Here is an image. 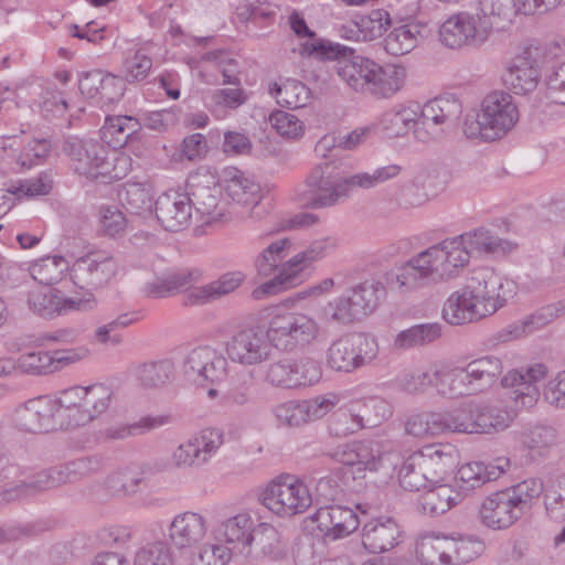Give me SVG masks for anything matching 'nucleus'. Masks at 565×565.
Listing matches in <instances>:
<instances>
[{"mask_svg": "<svg viewBox=\"0 0 565 565\" xmlns=\"http://www.w3.org/2000/svg\"><path fill=\"white\" fill-rule=\"evenodd\" d=\"M461 500L460 494L448 484H439L420 497V507L426 514L438 516Z\"/></svg>", "mask_w": 565, "mask_h": 565, "instance_id": "41", "label": "nucleus"}, {"mask_svg": "<svg viewBox=\"0 0 565 565\" xmlns=\"http://www.w3.org/2000/svg\"><path fill=\"white\" fill-rule=\"evenodd\" d=\"M63 151L73 161L76 172L95 180L100 178L113 182L124 179L132 167L127 153L93 139L68 137L63 143Z\"/></svg>", "mask_w": 565, "mask_h": 565, "instance_id": "5", "label": "nucleus"}, {"mask_svg": "<svg viewBox=\"0 0 565 565\" xmlns=\"http://www.w3.org/2000/svg\"><path fill=\"white\" fill-rule=\"evenodd\" d=\"M510 414L501 408L473 403L475 434H490L509 427Z\"/></svg>", "mask_w": 565, "mask_h": 565, "instance_id": "42", "label": "nucleus"}, {"mask_svg": "<svg viewBox=\"0 0 565 565\" xmlns=\"http://www.w3.org/2000/svg\"><path fill=\"white\" fill-rule=\"evenodd\" d=\"M465 238L470 254H489L494 253L502 247L503 241L493 235L489 230L484 227H478L461 234Z\"/></svg>", "mask_w": 565, "mask_h": 565, "instance_id": "58", "label": "nucleus"}, {"mask_svg": "<svg viewBox=\"0 0 565 565\" xmlns=\"http://www.w3.org/2000/svg\"><path fill=\"white\" fill-rule=\"evenodd\" d=\"M191 209L194 207L204 224L222 223L230 218L222 188L212 178L195 175L190 183Z\"/></svg>", "mask_w": 565, "mask_h": 565, "instance_id": "13", "label": "nucleus"}, {"mask_svg": "<svg viewBox=\"0 0 565 565\" xmlns=\"http://www.w3.org/2000/svg\"><path fill=\"white\" fill-rule=\"evenodd\" d=\"M435 387L440 395L449 398L471 395L478 391L468 366L452 367L446 364L435 365Z\"/></svg>", "mask_w": 565, "mask_h": 565, "instance_id": "28", "label": "nucleus"}, {"mask_svg": "<svg viewBox=\"0 0 565 565\" xmlns=\"http://www.w3.org/2000/svg\"><path fill=\"white\" fill-rule=\"evenodd\" d=\"M420 118V105L417 103L398 104L386 110L381 117L382 127L392 136H404L411 129L416 130Z\"/></svg>", "mask_w": 565, "mask_h": 565, "instance_id": "32", "label": "nucleus"}, {"mask_svg": "<svg viewBox=\"0 0 565 565\" xmlns=\"http://www.w3.org/2000/svg\"><path fill=\"white\" fill-rule=\"evenodd\" d=\"M379 354L374 338L347 334L332 341L326 352V365L341 373H352L370 364Z\"/></svg>", "mask_w": 565, "mask_h": 565, "instance_id": "8", "label": "nucleus"}, {"mask_svg": "<svg viewBox=\"0 0 565 565\" xmlns=\"http://www.w3.org/2000/svg\"><path fill=\"white\" fill-rule=\"evenodd\" d=\"M423 26L417 23L399 24L385 38V51L395 56L404 55L413 51L422 35Z\"/></svg>", "mask_w": 565, "mask_h": 565, "instance_id": "40", "label": "nucleus"}, {"mask_svg": "<svg viewBox=\"0 0 565 565\" xmlns=\"http://www.w3.org/2000/svg\"><path fill=\"white\" fill-rule=\"evenodd\" d=\"M154 213L166 231L180 232L191 223L190 196L175 191L162 193L154 202Z\"/></svg>", "mask_w": 565, "mask_h": 565, "instance_id": "23", "label": "nucleus"}, {"mask_svg": "<svg viewBox=\"0 0 565 565\" xmlns=\"http://www.w3.org/2000/svg\"><path fill=\"white\" fill-rule=\"evenodd\" d=\"M448 544V565L468 563L480 555L483 551L482 542L470 536H449Z\"/></svg>", "mask_w": 565, "mask_h": 565, "instance_id": "54", "label": "nucleus"}, {"mask_svg": "<svg viewBox=\"0 0 565 565\" xmlns=\"http://www.w3.org/2000/svg\"><path fill=\"white\" fill-rule=\"evenodd\" d=\"M209 533V521L202 513L183 511L177 513L168 525V543L177 551H189L200 546Z\"/></svg>", "mask_w": 565, "mask_h": 565, "instance_id": "17", "label": "nucleus"}, {"mask_svg": "<svg viewBox=\"0 0 565 565\" xmlns=\"http://www.w3.org/2000/svg\"><path fill=\"white\" fill-rule=\"evenodd\" d=\"M172 548L167 541L148 542L135 552L134 565H174Z\"/></svg>", "mask_w": 565, "mask_h": 565, "instance_id": "49", "label": "nucleus"}, {"mask_svg": "<svg viewBox=\"0 0 565 565\" xmlns=\"http://www.w3.org/2000/svg\"><path fill=\"white\" fill-rule=\"evenodd\" d=\"M504 85L516 95L532 93L541 79L537 49H525L505 66L502 75Z\"/></svg>", "mask_w": 565, "mask_h": 565, "instance_id": "18", "label": "nucleus"}, {"mask_svg": "<svg viewBox=\"0 0 565 565\" xmlns=\"http://www.w3.org/2000/svg\"><path fill=\"white\" fill-rule=\"evenodd\" d=\"M491 30L492 23L487 19L460 12L450 17L441 24L439 38L446 46L459 49L463 45L483 43Z\"/></svg>", "mask_w": 565, "mask_h": 565, "instance_id": "14", "label": "nucleus"}, {"mask_svg": "<svg viewBox=\"0 0 565 565\" xmlns=\"http://www.w3.org/2000/svg\"><path fill=\"white\" fill-rule=\"evenodd\" d=\"M117 262L108 253L93 252L77 258L71 266V279L73 284L85 294L106 286L117 273Z\"/></svg>", "mask_w": 565, "mask_h": 565, "instance_id": "12", "label": "nucleus"}, {"mask_svg": "<svg viewBox=\"0 0 565 565\" xmlns=\"http://www.w3.org/2000/svg\"><path fill=\"white\" fill-rule=\"evenodd\" d=\"M449 536L426 533L419 536L416 545L418 559L424 565H448Z\"/></svg>", "mask_w": 565, "mask_h": 565, "instance_id": "39", "label": "nucleus"}, {"mask_svg": "<svg viewBox=\"0 0 565 565\" xmlns=\"http://www.w3.org/2000/svg\"><path fill=\"white\" fill-rule=\"evenodd\" d=\"M289 22L290 28L298 36L310 39L302 44L301 53L333 61L332 71L350 89L377 98H388L404 85L405 67L395 64L382 66L373 60L356 55L348 46L323 39H315V32L296 12L290 15Z\"/></svg>", "mask_w": 565, "mask_h": 565, "instance_id": "1", "label": "nucleus"}, {"mask_svg": "<svg viewBox=\"0 0 565 565\" xmlns=\"http://www.w3.org/2000/svg\"><path fill=\"white\" fill-rule=\"evenodd\" d=\"M263 504L279 516L303 513L312 503L308 487L291 475L273 480L262 493Z\"/></svg>", "mask_w": 565, "mask_h": 565, "instance_id": "9", "label": "nucleus"}, {"mask_svg": "<svg viewBox=\"0 0 565 565\" xmlns=\"http://www.w3.org/2000/svg\"><path fill=\"white\" fill-rule=\"evenodd\" d=\"M253 520L247 513H238L222 521L216 530V537L226 543H242L248 545V535L250 534Z\"/></svg>", "mask_w": 565, "mask_h": 565, "instance_id": "46", "label": "nucleus"}, {"mask_svg": "<svg viewBox=\"0 0 565 565\" xmlns=\"http://www.w3.org/2000/svg\"><path fill=\"white\" fill-rule=\"evenodd\" d=\"M509 467V459L499 458L497 465H484L475 461L463 465L457 472V484L462 490H473L498 479Z\"/></svg>", "mask_w": 565, "mask_h": 565, "instance_id": "31", "label": "nucleus"}, {"mask_svg": "<svg viewBox=\"0 0 565 565\" xmlns=\"http://www.w3.org/2000/svg\"><path fill=\"white\" fill-rule=\"evenodd\" d=\"M257 556L273 561L282 559L287 554V546L279 531L268 524L259 523L248 535V545Z\"/></svg>", "mask_w": 565, "mask_h": 565, "instance_id": "29", "label": "nucleus"}, {"mask_svg": "<svg viewBox=\"0 0 565 565\" xmlns=\"http://www.w3.org/2000/svg\"><path fill=\"white\" fill-rule=\"evenodd\" d=\"M321 326L309 315L287 312L274 316L265 331L257 327L233 333L225 342L227 358L242 366H256L268 361L273 348L291 353L319 340Z\"/></svg>", "mask_w": 565, "mask_h": 565, "instance_id": "2", "label": "nucleus"}, {"mask_svg": "<svg viewBox=\"0 0 565 565\" xmlns=\"http://www.w3.org/2000/svg\"><path fill=\"white\" fill-rule=\"evenodd\" d=\"M391 24V18L387 11L377 9L369 15L362 17L356 26L365 41H372L383 35Z\"/></svg>", "mask_w": 565, "mask_h": 565, "instance_id": "62", "label": "nucleus"}, {"mask_svg": "<svg viewBox=\"0 0 565 565\" xmlns=\"http://www.w3.org/2000/svg\"><path fill=\"white\" fill-rule=\"evenodd\" d=\"M294 242L289 237H281L270 242L254 259V267L262 277L276 274L284 259L290 254Z\"/></svg>", "mask_w": 565, "mask_h": 565, "instance_id": "35", "label": "nucleus"}, {"mask_svg": "<svg viewBox=\"0 0 565 565\" xmlns=\"http://www.w3.org/2000/svg\"><path fill=\"white\" fill-rule=\"evenodd\" d=\"M56 404L44 397L29 401L18 411L19 426L30 433H46L57 429Z\"/></svg>", "mask_w": 565, "mask_h": 565, "instance_id": "25", "label": "nucleus"}, {"mask_svg": "<svg viewBox=\"0 0 565 565\" xmlns=\"http://www.w3.org/2000/svg\"><path fill=\"white\" fill-rule=\"evenodd\" d=\"M440 434H475L473 402H468L452 411L437 413Z\"/></svg>", "mask_w": 565, "mask_h": 565, "instance_id": "44", "label": "nucleus"}, {"mask_svg": "<svg viewBox=\"0 0 565 565\" xmlns=\"http://www.w3.org/2000/svg\"><path fill=\"white\" fill-rule=\"evenodd\" d=\"M393 414L392 405L384 398L371 396L354 403L350 409L352 426L347 430L353 433L361 428L376 427Z\"/></svg>", "mask_w": 565, "mask_h": 565, "instance_id": "27", "label": "nucleus"}, {"mask_svg": "<svg viewBox=\"0 0 565 565\" xmlns=\"http://www.w3.org/2000/svg\"><path fill=\"white\" fill-rule=\"evenodd\" d=\"M348 168L342 159L317 164L306 179L307 189L298 194L299 202L308 209H324L347 199L354 189L351 175L344 177Z\"/></svg>", "mask_w": 565, "mask_h": 565, "instance_id": "6", "label": "nucleus"}, {"mask_svg": "<svg viewBox=\"0 0 565 565\" xmlns=\"http://www.w3.org/2000/svg\"><path fill=\"white\" fill-rule=\"evenodd\" d=\"M422 454L418 451L409 455L402 463L398 471V480L402 488L407 491H419L431 483V478L426 468H418Z\"/></svg>", "mask_w": 565, "mask_h": 565, "instance_id": "47", "label": "nucleus"}, {"mask_svg": "<svg viewBox=\"0 0 565 565\" xmlns=\"http://www.w3.org/2000/svg\"><path fill=\"white\" fill-rule=\"evenodd\" d=\"M437 191V184L434 181L431 172H420L412 181V183L405 188L403 193L404 204L409 206H417L425 203L429 195L435 194Z\"/></svg>", "mask_w": 565, "mask_h": 565, "instance_id": "53", "label": "nucleus"}, {"mask_svg": "<svg viewBox=\"0 0 565 565\" xmlns=\"http://www.w3.org/2000/svg\"><path fill=\"white\" fill-rule=\"evenodd\" d=\"M227 195L237 204L249 206L262 199L260 186L242 173L234 174L226 183Z\"/></svg>", "mask_w": 565, "mask_h": 565, "instance_id": "51", "label": "nucleus"}, {"mask_svg": "<svg viewBox=\"0 0 565 565\" xmlns=\"http://www.w3.org/2000/svg\"><path fill=\"white\" fill-rule=\"evenodd\" d=\"M524 513L507 490L487 497L479 509V518L487 527L504 530L514 524Z\"/></svg>", "mask_w": 565, "mask_h": 565, "instance_id": "24", "label": "nucleus"}, {"mask_svg": "<svg viewBox=\"0 0 565 565\" xmlns=\"http://www.w3.org/2000/svg\"><path fill=\"white\" fill-rule=\"evenodd\" d=\"M134 374L138 385L142 388H162L172 382L174 365L170 360L148 361L138 364Z\"/></svg>", "mask_w": 565, "mask_h": 565, "instance_id": "34", "label": "nucleus"}, {"mask_svg": "<svg viewBox=\"0 0 565 565\" xmlns=\"http://www.w3.org/2000/svg\"><path fill=\"white\" fill-rule=\"evenodd\" d=\"M102 466L103 460L99 456H87L60 465V469L66 484L98 472Z\"/></svg>", "mask_w": 565, "mask_h": 565, "instance_id": "55", "label": "nucleus"}, {"mask_svg": "<svg viewBox=\"0 0 565 565\" xmlns=\"http://www.w3.org/2000/svg\"><path fill=\"white\" fill-rule=\"evenodd\" d=\"M309 268L308 263L297 253L280 265L273 278L256 287L252 297L262 300L294 288L305 281Z\"/></svg>", "mask_w": 565, "mask_h": 565, "instance_id": "22", "label": "nucleus"}, {"mask_svg": "<svg viewBox=\"0 0 565 565\" xmlns=\"http://www.w3.org/2000/svg\"><path fill=\"white\" fill-rule=\"evenodd\" d=\"M201 466L205 465L223 444V434L215 428L203 429L191 438Z\"/></svg>", "mask_w": 565, "mask_h": 565, "instance_id": "63", "label": "nucleus"}, {"mask_svg": "<svg viewBox=\"0 0 565 565\" xmlns=\"http://www.w3.org/2000/svg\"><path fill=\"white\" fill-rule=\"evenodd\" d=\"M519 440L532 457H543L557 444V431L551 426L536 424L524 427Z\"/></svg>", "mask_w": 565, "mask_h": 565, "instance_id": "37", "label": "nucleus"}, {"mask_svg": "<svg viewBox=\"0 0 565 565\" xmlns=\"http://www.w3.org/2000/svg\"><path fill=\"white\" fill-rule=\"evenodd\" d=\"M170 423L169 416H146L132 424H114L99 431L104 441L125 440L129 437L140 436Z\"/></svg>", "mask_w": 565, "mask_h": 565, "instance_id": "33", "label": "nucleus"}, {"mask_svg": "<svg viewBox=\"0 0 565 565\" xmlns=\"http://www.w3.org/2000/svg\"><path fill=\"white\" fill-rule=\"evenodd\" d=\"M514 294L515 284L493 268L473 269L465 286L444 303L443 318L452 326L479 321L503 307Z\"/></svg>", "mask_w": 565, "mask_h": 565, "instance_id": "4", "label": "nucleus"}, {"mask_svg": "<svg viewBox=\"0 0 565 565\" xmlns=\"http://www.w3.org/2000/svg\"><path fill=\"white\" fill-rule=\"evenodd\" d=\"M545 509L551 519H565V473L548 484L545 492Z\"/></svg>", "mask_w": 565, "mask_h": 565, "instance_id": "61", "label": "nucleus"}, {"mask_svg": "<svg viewBox=\"0 0 565 565\" xmlns=\"http://www.w3.org/2000/svg\"><path fill=\"white\" fill-rule=\"evenodd\" d=\"M467 366L478 391L492 384L503 370L501 360L492 355L473 360Z\"/></svg>", "mask_w": 565, "mask_h": 565, "instance_id": "50", "label": "nucleus"}, {"mask_svg": "<svg viewBox=\"0 0 565 565\" xmlns=\"http://www.w3.org/2000/svg\"><path fill=\"white\" fill-rule=\"evenodd\" d=\"M26 302L30 310L44 318L70 311H90L96 307V298L89 292L83 296L60 297L46 287L31 290Z\"/></svg>", "mask_w": 565, "mask_h": 565, "instance_id": "15", "label": "nucleus"}, {"mask_svg": "<svg viewBox=\"0 0 565 565\" xmlns=\"http://www.w3.org/2000/svg\"><path fill=\"white\" fill-rule=\"evenodd\" d=\"M565 315V298L555 303H551L537 309L530 316L518 320L494 333L490 342L492 345L508 343L524 338L545 326L553 322L556 318Z\"/></svg>", "mask_w": 565, "mask_h": 565, "instance_id": "20", "label": "nucleus"}, {"mask_svg": "<svg viewBox=\"0 0 565 565\" xmlns=\"http://www.w3.org/2000/svg\"><path fill=\"white\" fill-rule=\"evenodd\" d=\"M67 270L71 271V266L60 255L43 257L29 267L30 276L44 286L58 282Z\"/></svg>", "mask_w": 565, "mask_h": 565, "instance_id": "43", "label": "nucleus"}, {"mask_svg": "<svg viewBox=\"0 0 565 565\" xmlns=\"http://www.w3.org/2000/svg\"><path fill=\"white\" fill-rule=\"evenodd\" d=\"M437 413L414 414L407 417L404 430L407 435L426 438L440 435Z\"/></svg>", "mask_w": 565, "mask_h": 565, "instance_id": "59", "label": "nucleus"}, {"mask_svg": "<svg viewBox=\"0 0 565 565\" xmlns=\"http://www.w3.org/2000/svg\"><path fill=\"white\" fill-rule=\"evenodd\" d=\"M424 105L438 115L443 124L450 126L452 129L457 127L462 114V105L456 96L450 94L440 95Z\"/></svg>", "mask_w": 565, "mask_h": 565, "instance_id": "56", "label": "nucleus"}, {"mask_svg": "<svg viewBox=\"0 0 565 565\" xmlns=\"http://www.w3.org/2000/svg\"><path fill=\"white\" fill-rule=\"evenodd\" d=\"M401 530L388 516L372 519L362 527V544L370 553H384L398 544Z\"/></svg>", "mask_w": 565, "mask_h": 565, "instance_id": "26", "label": "nucleus"}, {"mask_svg": "<svg viewBox=\"0 0 565 565\" xmlns=\"http://www.w3.org/2000/svg\"><path fill=\"white\" fill-rule=\"evenodd\" d=\"M322 377L320 363L312 358L284 359L267 366L265 382L276 388L292 390L318 383Z\"/></svg>", "mask_w": 565, "mask_h": 565, "instance_id": "11", "label": "nucleus"}, {"mask_svg": "<svg viewBox=\"0 0 565 565\" xmlns=\"http://www.w3.org/2000/svg\"><path fill=\"white\" fill-rule=\"evenodd\" d=\"M183 373L200 385L213 384L226 376L227 360L212 347H198L186 354L183 361Z\"/></svg>", "mask_w": 565, "mask_h": 565, "instance_id": "16", "label": "nucleus"}, {"mask_svg": "<svg viewBox=\"0 0 565 565\" xmlns=\"http://www.w3.org/2000/svg\"><path fill=\"white\" fill-rule=\"evenodd\" d=\"M440 335L441 326L437 322L415 324L396 334L393 348L398 351H406L425 347L439 339Z\"/></svg>", "mask_w": 565, "mask_h": 565, "instance_id": "36", "label": "nucleus"}, {"mask_svg": "<svg viewBox=\"0 0 565 565\" xmlns=\"http://www.w3.org/2000/svg\"><path fill=\"white\" fill-rule=\"evenodd\" d=\"M422 454L418 468H426L431 483H437L448 473H451L458 463V451L450 445H435L426 447Z\"/></svg>", "mask_w": 565, "mask_h": 565, "instance_id": "30", "label": "nucleus"}, {"mask_svg": "<svg viewBox=\"0 0 565 565\" xmlns=\"http://www.w3.org/2000/svg\"><path fill=\"white\" fill-rule=\"evenodd\" d=\"M548 367L543 363L509 371L502 377L504 387L513 388L514 399L524 407H532L541 395V383L546 380Z\"/></svg>", "mask_w": 565, "mask_h": 565, "instance_id": "19", "label": "nucleus"}, {"mask_svg": "<svg viewBox=\"0 0 565 565\" xmlns=\"http://www.w3.org/2000/svg\"><path fill=\"white\" fill-rule=\"evenodd\" d=\"M515 501L523 513L530 511L534 501H536L544 491V483L541 479L529 478L518 484L505 489Z\"/></svg>", "mask_w": 565, "mask_h": 565, "instance_id": "57", "label": "nucleus"}, {"mask_svg": "<svg viewBox=\"0 0 565 565\" xmlns=\"http://www.w3.org/2000/svg\"><path fill=\"white\" fill-rule=\"evenodd\" d=\"M330 457L337 461L356 468V472L377 471L393 466L397 454L390 440H362L339 446Z\"/></svg>", "mask_w": 565, "mask_h": 565, "instance_id": "10", "label": "nucleus"}, {"mask_svg": "<svg viewBox=\"0 0 565 565\" xmlns=\"http://www.w3.org/2000/svg\"><path fill=\"white\" fill-rule=\"evenodd\" d=\"M353 310L359 318L365 317L374 311L379 303L377 288L374 284L364 282L356 286L350 296Z\"/></svg>", "mask_w": 565, "mask_h": 565, "instance_id": "64", "label": "nucleus"}, {"mask_svg": "<svg viewBox=\"0 0 565 565\" xmlns=\"http://www.w3.org/2000/svg\"><path fill=\"white\" fill-rule=\"evenodd\" d=\"M311 521L317 525L319 534L331 541L350 535L360 524L358 514L351 508L339 504L319 508Z\"/></svg>", "mask_w": 565, "mask_h": 565, "instance_id": "21", "label": "nucleus"}, {"mask_svg": "<svg viewBox=\"0 0 565 565\" xmlns=\"http://www.w3.org/2000/svg\"><path fill=\"white\" fill-rule=\"evenodd\" d=\"M64 484L60 466H54L42 470L19 486L20 492L24 494H33L46 491Z\"/></svg>", "mask_w": 565, "mask_h": 565, "instance_id": "60", "label": "nucleus"}, {"mask_svg": "<svg viewBox=\"0 0 565 565\" xmlns=\"http://www.w3.org/2000/svg\"><path fill=\"white\" fill-rule=\"evenodd\" d=\"M518 120L519 110L513 97L507 92L495 90L482 99L480 113L466 116L462 131L470 139L494 141L504 137Z\"/></svg>", "mask_w": 565, "mask_h": 565, "instance_id": "7", "label": "nucleus"}, {"mask_svg": "<svg viewBox=\"0 0 565 565\" xmlns=\"http://www.w3.org/2000/svg\"><path fill=\"white\" fill-rule=\"evenodd\" d=\"M118 196L121 205L134 214L150 212L152 209L153 193L147 183H125Z\"/></svg>", "mask_w": 565, "mask_h": 565, "instance_id": "45", "label": "nucleus"}, {"mask_svg": "<svg viewBox=\"0 0 565 565\" xmlns=\"http://www.w3.org/2000/svg\"><path fill=\"white\" fill-rule=\"evenodd\" d=\"M454 129L441 122L438 115L433 113L429 107L420 106V118L417 121L415 138L424 143L441 140L447 134Z\"/></svg>", "mask_w": 565, "mask_h": 565, "instance_id": "48", "label": "nucleus"}, {"mask_svg": "<svg viewBox=\"0 0 565 565\" xmlns=\"http://www.w3.org/2000/svg\"><path fill=\"white\" fill-rule=\"evenodd\" d=\"M193 277L191 271L171 274L149 282L146 290L153 298H166L189 286Z\"/></svg>", "mask_w": 565, "mask_h": 565, "instance_id": "52", "label": "nucleus"}, {"mask_svg": "<svg viewBox=\"0 0 565 565\" xmlns=\"http://www.w3.org/2000/svg\"><path fill=\"white\" fill-rule=\"evenodd\" d=\"M470 249L460 235L426 248L396 268L387 281L399 291H411L456 278L470 262Z\"/></svg>", "mask_w": 565, "mask_h": 565, "instance_id": "3", "label": "nucleus"}, {"mask_svg": "<svg viewBox=\"0 0 565 565\" xmlns=\"http://www.w3.org/2000/svg\"><path fill=\"white\" fill-rule=\"evenodd\" d=\"M268 90L278 105L290 109L302 108L311 99L310 89L302 82L292 78L273 83Z\"/></svg>", "mask_w": 565, "mask_h": 565, "instance_id": "38", "label": "nucleus"}]
</instances>
